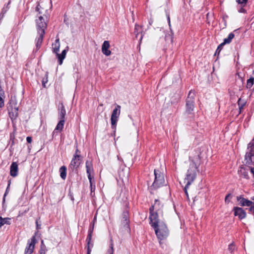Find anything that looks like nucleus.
<instances>
[{
    "label": "nucleus",
    "instance_id": "38",
    "mask_svg": "<svg viewBox=\"0 0 254 254\" xmlns=\"http://www.w3.org/2000/svg\"><path fill=\"white\" fill-rule=\"evenodd\" d=\"M251 173L253 174L254 177V168H250Z\"/></svg>",
    "mask_w": 254,
    "mask_h": 254
},
{
    "label": "nucleus",
    "instance_id": "10",
    "mask_svg": "<svg viewBox=\"0 0 254 254\" xmlns=\"http://www.w3.org/2000/svg\"><path fill=\"white\" fill-rule=\"evenodd\" d=\"M121 106L117 105L112 113L111 121L112 126H116L121 113Z\"/></svg>",
    "mask_w": 254,
    "mask_h": 254
},
{
    "label": "nucleus",
    "instance_id": "15",
    "mask_svg": "<svg viewBox=\"0 0 254 254\" xmlns=\"http://www.w3.org/2000/svg\"><path fill=\"white\" fill-rule=\"evenodd\" d=\"M110 48V44L109 41H105L102 45V52L106 56H110L111 52L109 50Z\"/></svg>",
    "mask_w": 254,
    "mask_h": 254
},
{
    "label": "nucleus",
    "instance_id": "12",
    "mask_svg": "<svg viewBox=\"0 0 254 254\" xmlns=\"http://www.w3.org/2000/svg\"><path fill=\"white\" fill-rule=\"evenodd\" d=\"M36 244V239L35 237L33 236L31 239V241L28 244V246L26 247L25 250V254H31L35 248V245Z\"/></svg>",
    "mask_w": 254,
    "mask_h": 254
},
{
    "label": "nucleus",
    "instance_id": "7",
    "mask_svg": "<svg viewBox=\"0 0 254 254\" xmlns=\"http://www.w3.org/2000/svg\"><path fill=\"white\" fill-rule=\"evenodd\" d=\"M245 160L248 164L254 163V140L248 145V151L245 155Z\"/></svg>",
    "mask_w": 254,
    "mask_h": 254
},
{
    "label": "nucleus",
    "instance_id": "24",
    "mask_svg": "<svg viewBox=\"0 0 254 254\" xmlns=\"http://www.w3.org/2000/svg\"><path fill=\"white\" fill-rule=\"evenodd\" d=\"M240 175L243 176L244 178L248 179V172L246 171V169L243 167H241L239 171Z\"/></svg>",
    "mask_w": 254,
    "mask_h": 254
},
{
    "label": "nucleus",
    "instance_id": "42",
    "mask_svg": "<svg viewBox=\"0 0 254 254\" xmlns=\"http://www.w3.org/2000/svg\"><path fill=\"white\" fill-rule=\"evenodd\" d=\"M36 225H37V229H39L40 228V226L39 225V224H38L37 221H36Z\"/></svg>",
    "mask_w": 254,
    "mask_h": 254
},
{
    "label": "nucleus",
    "instance_id": "29",
    "mask_svg": "<svg viewBox=\"0 0 254 254\" xmlns=\"http://www.w3.org/2000/svg\"><path fill=\"white\" fill-rule=\"evenodd\" d=\"M90 184V188H91V191L92 192L95 190V185H93V183L92 181V179H89Z\"/></svg>",
    "mask_w": 254,
    "mask_h": 254
},
{
    "label": "nucleus",
    "instance_id": "20",
    "mask_svg": "<svg viewBox=\"0 0 254 254\" xmlns=\"http://www.w3.org/2000/svg\"><path fill=\"white\" fill-rule=\"evenodd\" d=\"M38 34L39 35V37L37 38L36 42V46L37 47L41 45L43 41V38L45 34V32L42 31V32H38Z\"/></svg>",
    "mask_w": 254,
    "mask_h": 254
},
{
    "label": "nucleus",
    "instance_id": "47",
    "mask_svg": "<svg viewBox=\"0 0 254 254\" xmlns=\"http://www.w3.org/2000/svg\"><path fill=\"white\" fill-rule=\"evenodd\" d=\"M41 243H42V244H43V241H42V242H41Z\"/></svg>",
    "mask_w": 254,
    "mask_h": 254
},
{
    "label": "nucleus",
    "instance_id": "45",
    "mask_svg": "<svg viewBox=\"0 0 254 254\" xmlns=\"http://www.w3.org/2000/svg\"><path fill=\"white\" fill-rule=\"evenodd\" d=\"M135 29L136 30L137 29V26H135Z\"/></svg>",
    "mask_w": 254,
    "mask_h": 254
},
{
    "label": "nucleus",
    "instance_id": "16",
    "mask_svg": "<svg viewBox=\"0 0 254 254\" xmlns=\"http://www.w3.org/2000/svg\"><path fill=\"white\" fill-rule=\"evenodd\" d=\"M18 167L16 162H12L10 167V174L13 177H16L18 175Z\"/></svg>",
    "mask_w": 254,
    "mask_h": 254
},
{
    "label": "nucleus",
    "instance_id": "37",
    "mask_svg": "<svg viewBox=\"0 0 254 254\" xmlns=\"http://www.w3.org/2000/svg\"><path fill=\"white\" fill-rule=\"evenodd\" d=\"M124 218L125 219L126 221L127 220V213H124Z\"/></svg>",
    "mask_w": 254,
    "mask_h": 254
},
{
    "label": "nucleus",
    "instance_id": "39",
    "mask_svg": "<svg viewBox=\"0 0 254 254\" xmlns=\"http://www.w3.org/2000/svg\"><path fill=\"white\" fill-rule=\"evenodd\" d=\"M239 12H241V13H243V12H245V10L243 8H241L239 10Z\"/></svg>",
    "mask_w": 254,
    "mask_h": 254
},
{
    "label": "nucleus",
    "instance_id": "6",
    "mask_svg": "<svg viewBox=\"0 0 254 254\" xmlns=\"http://www.w3.org/2000/svg\"><path fill=\"white\" fill-rule=\"evenodd\" d=\"M155 179L152 184L154 189L160 188L165 184L164 174L159 170L155 169L154 171Z\"/></svg>",
    "mask_w": 254,
    "mask_h": 254
},
{
    "label": "nucleus",
    "instance_id": "34",
    "mask_svg": "<svg viewBox=\"0 0 254 254\" xmlns=\"http://www.w3.org/2000/svg\"><path fill=\"white\" fill-rule=\"evenodd\" d=\"M40 254H46V250L43 249L42 246L41 247V249L40 250Z\"/></svg>",
    "mask_w": 254,
    "mask_h": 254
},
{
    "label": "nucleus",
    "instance_id": "1",
    "mask_svg": "<svg viewBox=\"0 0 254 254\" xmlns=\"http://www.w3.org/2000/svg\"><path fill=\"white\" fill-rule=\"evenodd\" d=\"M159 203V201L156 200L154 204L150 208L149 219L151 226L153 227L158 239L162 240L168 237L169 231L166 224L158 220L157 213L153 212L154 209H157Z\"/></svg>",
    "mask_w": 254,
    "mask_h": 254
},
{
    "label": "nucleus",
    "instance_id": "46",
    "mask_svg": "<svg viewBox=\"0 0 254 254\" xmlns=\"http://www.w3.org/2000/svg\"><path fill=\"white\" fill-rule=\"evenodd\" d=\"M9 186H10V184H8L7 189L8 188Z\"/></svg>",
    "mask_w": 254,
    "mask_h": 254
},
{
    "label": "nucleus",
    "instance_id": "43",
    "mask_svg": "<svg viewBox=\"0 0 254 254\" xmlns=\"http://www.w3.org/2000/svg\"><path fill=\"white\" fill-rule=\"evenodd\" d=\"M96 220V215L94 216V220H93V224H94V223L95 221Z\"/></svg>",
    "mask_w": 254,
    "mask_h": 254
},
{
    "label": "nucleus",
    "instance_id": "25",
    "mask_svg": "<svg viewBox=\"0 0 254 254\" xmlns=\"http://www.w3.org/2000/svg\"><path fill=\"white\" fill-rule=\"evenodd\" d=\"M238 104L239 105L240 113L241 112V110L242 109V108L245 105V101L244 100H242V99L241 98H240L238 101Z\"/></svg>",
    "mask_w": 254,
    "mask_h": 254
},
{
    "label": "nucleus",
    "instance_id": "2",
    "mask_svg": "<svg viewBox=\"0 0 254 254\" xmlns=\"http://www.w3.org/2000/svg\"><path fill=\"white\" fill-rule=\"evenodd\" d=\"M201 157L199 153H195L191 154L187 162L188 168L186 174L185 181L187 182L185 187V191L188 196L187 189L195 179L197 173L198 172V167L200 164Z\"/></svg>",
    "mask_w": 254,
    "mask_h": 254
},
{
    "label": "nucleus",
    "instance_id": "14",
    "mask_svg": "<svg viewBox=\"0 0 254 254\" xmlns=\"http://www.w3.org/2000/svg\"><path fill=\"white\" fill-rule=\"evenodd\" d=\"M237 199L242 206H251L253 204V201L247 199L242 196H237Z\"/></svg>",
    "mask_w": 254,
    "mask_h": 254
},
{
    "label": "nucleus",
    "instance_id": "21",
    "mask_svg": "<svg viewBox=\"0 0 254 254\" xmlns=\"http://www.w3.org/2000/svg\"><path fill=\"white\" fill-rule=\"evenodd\" d=\"M10 218H3L2 217H0V227H1L4 224L9 225Z\"/></svg>",
    "mask_w": 254,
    "mask_h": 254
},
{
    "label": "nucleus",
    "instance_id": "9",
    "mask_svg": "<svg viewBox=\"0 0 254 254\" xmlns=\"http://www.w3.org/2000/svg\"><path fill=\"white\" fill-rule=\"evenodd\" d=\"M194 95L193 92L190 91L186 102V112L190 114L194 109Z\"/></svg>",
    "mask_w": 254,
    "mask_h": 254
},
{
    "label": "nucleus",
    "instance_id": "23",
    "mask_svg": "<svg viewBox=\"0 0 254 254\" xmlns=\"http://www.w3.org/2000/svg\"><path fill=\"white\" fill-rule=\"evenodd\" d=\"M64 120H62L59 121V122L58 123V124H57L56 127V128L55 129V130H60V131H61L63 127H64Z\"/></svg>",
    "mask_w": 254,
    "mask_h": 254
},
{
    "label": "nucleus",
    "instance_id": "19",
    "mask_svg": "<svg viewBox=\"0 0 254 254\" xmlns=\"http://www.w3.org/2000/svg\"><path fill=\"white\" fill-rule=\"evenodd\" d=\"M86 172L88 174V179H92L91 173L93 171V167L92 163L89 161H87L86 162Z\"/></svg>",
    "mask_w": 254,
    "mask_h": 254
},
{
    "label": "nucleus",
    "instance_id": "5",
    "mask_svg": "<svg viewBox=\"0 0 254 254\" xmlns=\"http://www.w3.org/2000/svg\"><path fill=\"white\" fill-rule=\"evenodd\" d=\"M53 52L56 54L57 57L59 60V64L61 65L63 64V60L65 58L66 53L68 51V47L67 49L63 50L61 54H59L60 48V43L59 38L57 39L54 43L53 44Z\"/></svg>",
    "mask_w": 254,
    "mask_h": 254
},
{
    "label": "nucleus",
    "instance_id": "4",
    "mask_svg": "<svg viewBox=\"0 0 254 254\" xmlns=\"http://www.w3.org/2000/svg\"><path fill=\"white\" fill-rule=\"evenodd\" d=\"M9 103V107L8 108L9 117L13 122L18 116V107L16 97H11Z\"/></svg>",
    "mask_w": 254,
    "mask_h": 254
},
{
    "label": "nucleus",
    "instance_id": "18",
    "mask_svg": "<svg viewBox=\"0 0 254 254\" xmlns=\"http://www.w3.org/2000/svg\"><path fill=\"white\" fill-rule=\"evenodd\" d=\"M234 37V34L232 33H231L229 34L228 37L224 39L223 42L221 43L217 48V51L219 50V52L220 51V47L224 45L225 44H229L232 40Z\"/></svg>",
    "mask_w": 254,
    "mask_h": 254
},
{
    "label": "nucleus",
    "instance_id": "22",
    "mask_svg": "<svg viewBox=\"0 0 254 254\" xmlns=\"http://www.w3.org/2000/svg\"><path fill=\"white\" fill-rule=\"evenodd\" d=\"M61 177L64 180L66 177V168L65 166H62L60 169Z\"/></svg>",
    "mask_w": 254,
    "mask_h": 254
},
{
    "label": "nucleus",
    "instance_id": "17",
    "mask_svg": "<svg viewBox=\"0 0 254 254\" xmlns=\"http://www.w3.org/2000/svg\"><path fill=\"white\" fill-rule=\"evenodd\" d=\"M58 110H59V118L62 120H64V117L66 114V111L64 109V105L61 103L59 104L58 107Z\"/></svg>",
    "mask_w": 254,
    "mask_h": 254
},
{
    "label": "nucleus",
    "instance_id": "11",
    "mask_svg": "<svg viewBox=\"0 0 254 254\" xmlns=\"http://www.w3.org/2000/svg\"><path fill=\"white\" fill-rule=\"evenodd\" d=\"M79 151L76 149L75 155H74L70 164V167L72 169L77 168L80 164L81 161V157L78 154Z\"/></svg>",
    "mask_w": 254,
    "mask_h": 254
},
{
    "label": "nucleus",
    "instance_id": "44",
    "mask_svg": "<svg viewBox=\"0 0 254 254\" xmlns=\"http://www.w3.org/2000/svg\"><path fill=\"white\" fill-rule=\"evenodd\" d=\"M240 80L241 82L243 84V79L241 78H240Z\"/></svg>",
    "mask_w": 254,
    "mask_h": 254
},
{
    "label": "nucleus",
    "instance_id": "41",
    "mask_svg": "<svg viewBox=\"0 0 254 254\" xmlns=\"http://www.w3.org/2000/svg\"><path fill=\"white\" fill-rule=\"evenodd\" d=\"M167 19H168V21L169 26H170V25H171V24H170V17H169V15L168 16Z\"/></svg>",
    "mask_w": 254,
    "mask_h": 254
},
{
    "label": "nucleus",
    "instance_id": "8",
    "mask_svg": "<svg viewBox=\"0 0 254 254\" xmlns=\"http://www.w3.org/2000/svg\"><path fill=\"white\" fill-rule=\"evenodd\" d=\"M37 17L35 20L37 32H42V31L45 32V30L47 28V22L49 17L38 16Z\"/></svg>",
    "mask_w": 254,
    "mask_h": 254
},
{
    "label": "nucleus",
    "instance_id": "28",
    "mask_svg": "<svg viewBox=\"0 0 254 254\" xmlns=\"http://www.w3.org/2000/svg\"><path fill=\"white\" fill-rule=\"evenodd\" d=\"M114 253V248H113V244L111 243L110 244V249L108 250L107 252V254H113Z\"/></svg>",
    "mask_w": 254,
    "mask_h": 254
},
{
    "label": "nucleus",
    "instance_id": "33",
    "mask_svg": "<svg viewBox=\"0 0 254 254\" xmlns=\"http://www.w3.org/2000/svg\"><path fill=\"white\" fill-rule=\"evenodd\" d=\"M235 249V246L233 244H231L229 246V250L232 252Z\"/></svg>",
    "mask_w": 254,
    "mask_h": 254
},
{
    "label": "nucleus",
    "instance_id": "35",
    "mask_svg": "<svg viewBox=\"0 0 254 254\" xmlns=\"http://www.w3.org/2000/svg\"><path fill=\"white\" fill-rule=\"evenodd\" d=\"M26 140L28 143H30L32 142V138L30 136H28L26 137Z\"/></svg>",
    "mask_w": 254,
    "mask_h": 254
},
{
    "label": "nucleus",
    "instance_id": "32",
    "mask_svg": "<svg viewBox=\"0 0 254 254\" xmlns=\"http://www.w3.org/2000/svg\"><path fill=\"white\" fill-rule=\"evenodd\" d=\"M248 0H236L237 2L239 4H245Z\"/></svg>",
    "mask_w": 254,
    "mask_h": 254
},
{
    "label": "nucleus",
    "instance_id": "40",
    "mask_svg": "<svg viewBox=\"0 0 254 254\" xmlns=\"http://www.w3.org/2000/svg\"><path fill=\"white\" fill-rule=\"evenodd\" d=\"M93 228H94V224H93V226L90 228L89 232H91V233H92V232L93 231Z\"/></svg>",
    "mask_w": 254,
    "mask_h": 254
},
{
    "label": "nucleus",
    "instance_id": "27",
    "mask_svg": "<svg viewBox=\"0 0 254 254\" xmlns=\"http://www.w3.org/2000/svg\"><path fill=\"white\" fill-rule=\"evenodd\" d=\"M92 233H91V232H89V233H88V237H87V239H89L88 242V245L89 244L91 238ZM91 251V249L89 248V246L88 245V247H87V254H90Z\"/></svg>",
    "mask_w": 254,
    "mask_h": 254
},
{
    "label": "nucleus",
    "instance_id": "13",
    "mask_svg": "<svg viewBox=\"0 0 254 254\" xmlns=\"http://www.w3.org/2000/svg\"><path fill=\"white\" fill-rule=\"evenodd\" d=\"M233 210L234 211V215L238 216L240 219H242L246 217V213L243 208L235 207Z\"/></svg>",
    "mask_w": 254,
    "mask_h": 254
},
{
    "label": "nucleus",
    "instance_id": "26",
    "mask_svg": "<svg viewBox=\"0 0 254 254\" xmlns=\"http://www.w3.org/2000/svg\"><path fill=\"white\" fill-rule=\"evenodd\" d=\"M254 78H250L247 80V87L248 88H251L254 84Z\"/></svg>",
    "mask_w": 254,
    "mask_h": 254
},
{
    "label": "nucleus",
    "instance_id": "36",
    "mask_svg": "<svg viewBox=\"0 0 254 254\" xmlns=\"http://www.w3.org/2000/svg\"><path fill=\"white\" fill-rule=\"evenodd\" d=\"M231 196V194H228L227 195H226V197H225V201L226 202H229V200L228 199V197H230Z\"/></svg>",
    "mask_w": 254,
    "mask_h": 254
},
{
    "label": "nucleus",
    "instance_id": "30",
    "mask_svg": "<svg viewBox=\"0 0 254 254\" xmlns=\"http://www.w3.org/2000/svg\"><path fill=\"white\" fill-rule=\"evenodd\" d=\"M48 75L46 74L45 78H43L42 80V85L44 87H46V84L48 82Z\"/></svg>",
    "mask_w": 254,
    "mask_h": 254
},
{
    "label": "nucleus",
    "instance_id": "3",
    "mask_svg": "<svg viewBox=\"0 0 254 254\" xmlns=\"http://www.w3.org/2000/svg\"><path fill=\"white\" fill-rule=\"evenodd\" d=\"M51 5L48 1L41 0L36 8V11L37 12V17L38 16L49 17L50 15V11Z\"/></svg>",
    "mask_w": 254,
    "mask_h": 254
},
{
    "label": "nucleus",
    "instance_id": "31",
    "mask_svg": "<svg viewBox=\"0 0 254 254\" xmlns=\"http://www.w3.org/2000/svg\"><path fill=\"white\" fill-rule=\"evenodd\" d=\"M251 199H252V201H253V204H254V205L252 206V205L249 209H250V211H251V212H252L253 213H254V196L252 197L251 198Z\"/></svg>",
    "mask_w": 254,
    "mask_h": 254
}]
</instances>
